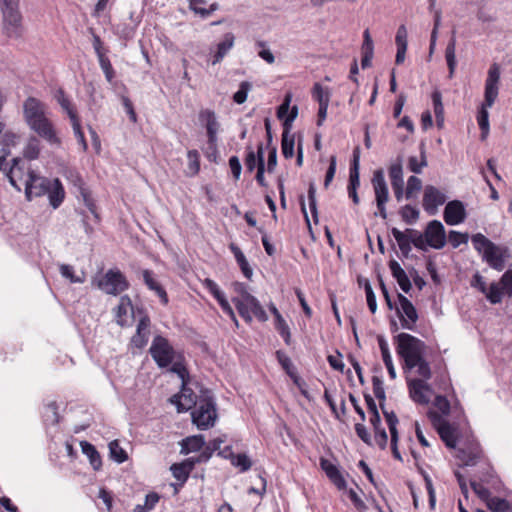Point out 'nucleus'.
I'll use <instances>...</instances> for the list:
<instances>
[{
	"label": "nucleus",
	"mask_w": 512,
	"mask_h": 512,
	"mask_svg": "<svg viewBox=\"0 0 512 512\" xmlns=\"http://www.w3.org/2000/svg\"><path fill=\"white\" fill-rule=\"evenodd\" d=\"M397 355L403 360V369L415 370L420 380H429L432 377L430 363L425 354L428 346L424 341L409 333H399L394 337Z\"/></svg>",
	"instance_id": "f257e3e1"
},
{
	"label": "nucleus",
	"mask_w": 512,
	"mask_h": 512,
	"mask_svg": "<svg viewBox=\"0 0 512 512\" xmlns=\"http://www.w3.org/2000/svg\"><path fill=\"white\" fill-rule=\"evenodd\" d=\"M188 390L183 387L180 395H174L171 399L176 404L178 412H184L194 406L191 412L192 422L200 430H207L213 427L218 418L215 399L209 390L202 391L198 400L193 398L194 393H186Z\"/></svg>",
	"instance_id": "f03ea898"
},
{
	"label": "nucleus",
	"mask_w": 512,
	"mask_h": 512,
	"mask_svg": "<svg viewBox=\"0 0 512 512\" xmlns=\"http://www.w3.org/2000/svg\"><path fill=\"white\" fill-rule=\"evenodd\" d=\"M23 116L29 128L52 146L59 147L61 139L53 122L46 116V105L35 97H28L23 103Z\"/></svg>",
	"instance_id": "7ed1b4c3"
},
{
	"label": "nucleus",
	"mask_w": 512,
	"mask_h": 512,
	"mask_svg": "<svg viewBox=\"0 0 512 512\" xmlns=\"http://www.w3.org/2000/svg\"><path fill=\"white\" fill-rule=\"evenodd\" d=\"M500 84V66L493 63L487 73L485 81L484 102L477 114V122L481 131V139L485 140L489 134V113L487 108L492 107L495 103Z\"/></svg>",
	"instance_id": "20e7f679"
},
{
	"label": "nucleus",
	"mask_w": 512,
	"mask_h": 512,
	"mask_svg": "<svg viewBox=\"0 0 512 512\" xmlns=\"http://www.w3.org/2000/svg\"><path fill=\"white\" fill-rule=\"evenodd\" d=\"M232 287L234 292L238 294V297L232 298V302L246 323L250 324L252 322V316L256 317L260 322L268 320L266 311L258 299L248 291L245 283L236 281L232 284Z\"/></svg>",
	"instance_id": "39448f33"
},
{
	"label": "nucleus",
	"mask_w": 512,
	"mask_h": 512,
	"mask_svg": "<svg viewBox=\"0 0 512 512\" xmlns=\"http://www.w3.org/2000/svg\"><path fill=\"white\" fill-rule=\"evenodd\" d=\"M372 387H373V393H374L375 397L379 400L380 408L382 409V412L384 414V417H385V420H386V423H387V426H388V429L390 432V437H391L390 438V448H391L392 455L396 460L402 462L403 459H402V456L398 449V441H399V434H398V430H397V425L399 423L398 418L393 411L388 412L384 408L383 402L385 401V390L383 387V382L379 377L373 376Z\"/></svg>",
	"instance_id": "423d86ee"
},
{
	"label": "nucleus",
	"mask_w": 512,
	"mask_h": 512,
	"mask_svg": "<svg viewBox=\"0 0 512 512\" xmlns=\"http://www.w3.org/2000/svg\"><path fill=\"white\" fill-rule=\"evenodd\" d=\"M471 240L475 250L482 254L483 260L491 268L497 271L504 269L505 249H501L481 233L474 234Z\"/></svg>",
	"instance_id": "0eeeda50"
},
{
	"label": "nucleus",
	"mask_w": 512,
	"mask_h": 512,
	"mask_svg": "<svg viewBox=\"0 0 512 512\" xmlns=\"http://www.w3.org/2000/svg\"><path fill=\"white\" fill-rule=\"evenodd\" d=\"M3 17V30L9 38L22 36V14L19 10V0H0Z\"/></svg>",
	"instance_id": "6e6552de"
},
{
	"label": "nucleus",
	"mask_w": 512,
	"mask_h": 512,
	"mask_svg": "<svg viewBox=\"0 0 512 512\" xmlns=\"http://www.w3.org/2000/svg\"><path fill=\"white\" fill-rule=\"evenodd\" d=\"M97 287L108 295L117 296L128 290L130 284L119 269H109L97 280Z\"/></svg>",
	"instance_id": "1a4fd4ad"
},
{
	"label": "nucleus",
	"mask_w": 512,
	"mask_h": 512,
	"mask_svg": "<svg viewBox=\"0 0 512 512\" xmlns=\"http://www.w3.org/2000/svg\"><path fill=\"white\" fill-rule=\"evenodd\" d=\"M149 353L159 368L168 367L176 356V352L169 340L161 335L154 337Z\"/></svg>",
	"instance_id": "9d476101"
},
{
	"label": "nucleus",
	"mask_w": 512,
	"mask_h": 512,
	"mask_svg": "<svg viewBox=\"0 0 512 512\" xmlns=\"http://www.w3.org/2000/svg\"><path fill=\"white\" fill-rule=\"evenodd\" d=\"M199 120L205 125L207 134L208 152L207 157L212 160L217 154V133L219 130V122L217 121L216 114L213 110L203 109L199 112Z\"/></svg>",
	"instance_id": "9b49d317"
},
{
	"label": "nucleus",
	"mask_w": 512,
	"mask_h": 512,
	"mask_svg": "<svg viewBox=\"0 0 512 512\" xmlns=\"http://www.w3.org/2000/svg\"><path fill=\"white\" fill-rule=\"evenodd\" d=\"M199 120L205 125L207 134L208 152L207 157L212 160L217 154V133L219 130V122L217 121L216 114L213 110L203 109L199 112Z\"/></svg>",
	"instance_id": "f8f14e48"
},
{
	"label": "nucleus",
	"mask_w": 512,
	"mask_h": 512,
	"mask_svg": "<svg viewBox=\"0 0 512 512\" xmlns=\"http://www.w3.org/2000/svg\"><path fill=\"white\" fill-rule=\"evenodd\" d=\"M371 183L373 186L375 201L377 205V209L381 218H387V210L386 204L389 200V191L388 186L385 180L384 171L382 168H379L373 172V177L371 179Z\"/></svg>",
	"instance_id": "ddd939ff"
},
{
	"label": "nucleus",
	"mask_w": 512,
	"mask_h": 512,
	"mask_svg": "<svg viewBox=\"0 0 512 512\" xmlns=\"http://www.w3.org/2000/svg\"><path fill=\"white\" fill-rule=\"evenodd\" d=\"M429 418L436 428L441 440L448 448H455L457 443V430L442 415L437 412H429Z\"/></svg>",
	"instance_id": "4468645a"
},
{
	"label": "nucleus",
	"mask_w": 512,
	"mask_h": 512,
	"mask_svg": "<svg viewBox=\"0 0 512 512\" xmlns=\"http://www.w3.org/2000/svg\"><path fill=\"white\" fill-rule=\"evenodd\" d=\"M399 307L396 308L401 326L407 330H414L418 321V313L413 303L404 295H397Z\"/></svg>",
	"instance_id": "2eb2a0df"
},
{
	"label": "nucleus",
	"mask_w": 512,
	"mask_h": 512,
	"mask_svg": "<svg viewBox=\"0 0 512 512\" xmlns=\"http://www.w3.org/2000/svg\"><path fill=\"white\" fill-rule=\"evenodd\" d=\"M447 200L445 192L433 185H426L423 190L422 207L428 215H435L438 208Z\"/></svg>",
	"instance_id": "dca6fc26"
},
{
	"label": "nucleus",
	"mask_w": 512,
	"mask_h": 512,
	"mask_svg": "<svg viewBox=\"0 0 512 512\" xmlns=\"http://www.w3.org/2000/svg\"><path fill=\"white\" fill-rule=\"evenodd\" d=\"M34 171L30 166L26 165L20 158H14L12 166L7 171L6 175L11 185L18 191H21V185L27 186V178Z\"/></svg>",
	"instance_id": "f3484780"
},
{
	"label": "nucleus",
	"mask_w": 512,
	"mask_h": 512,
	"mask_svg": "<svg viewBox=\"0 0 512 512\" xmlns=\"http://www.w3.org/2000/svg\"><path fill=\"white\" fill-rule=\"evenodd\" d=\"M410 398L417 404L427 405L430 402L432 395V388L427 383V380H420L413 378L407 382Z\"/></svg>",
	"instance_id": "a211bd4d"
},
{
	"label": "nucleus",
	"mask_w": 512,
	"mask_h": 512,
	"mask_svg": "<svg viewBox=\"0 0 512 512\" xmlns=\"http://www.w3.org/2000/svg\"><path fill=\"white\" fill-rule=\"evenodd\" d=\"M52 180L38 175L35 171L27 178V186L25 187V197L31 201L35 197L46 195Z\"/></svg>",
	"instance_id": "6ab92c4d"
},
{
	"label": "nucleus",
	"mask_w": 512,
	"mask_h": 512,
	"mask_svg": "<svg viewBox=\"0 0 512 512\" xmlns=\"http://www.w3.org/2000/svg\"><path fill=\"white\" fill-rule=\"evenodd\" d=\"M359 162L360 149L359 147H356L353 151V159L351 161L349 171V184L347 187L348 195L356 205L359 203V197L357 194V189L360 186Z\"/></svg>",
	"instance_id": "aec40b11"
},
{
	"label": "nucleus",
	"mask_w": 512,
	"mask_h": 512,
	"mask_svg": "<svg viewBox=\"0 0 512 512\" xmlns=\"http://www.w3.org/2000/svg\"><path fill=\"white\" fill-rule=\"evenodd\" d=\"M425 240L427 245L434 249H441L446 243L445 229L438 220H432L425 229Z\"/></svg>",
	"instance_id": "412c9836"
},
{
	"label": "nucleus",
	"mask_w": 512,
	"mask_h": 512,
	"mask_svg": "<svg viewBox=\"0 0 512 512\" xmlns=\"http://www.w3.org/2000/svg\"><path fill=\"white\" fill-rule=\"evenodd\" d=\"M467 216L465 206L460 200L449 201L444 209L443 218L446 224L454 226L465 221Z\"/></svg>",
	"instance_id": "4be33fe9"
},
{
	"label": "nucleus",
	"mask_w": 512,
	"mask_h": 512,
	"mask_svg": "<svg viewBox=\"0 0 512 512\" xmlns=\"http://www.w3.org/2000/svg\"><path fill=\"white\" fill-rule=\"evenodd\" d=\"M456 456L464 465L474 466L483 458V450L478 442L472 441L459 448Z\"/></svg>",
	"instance_id": "5701e85b"
},
{
	"label": "nucleus",
	"mask_w": 512,
	"mask_h": 512,
	"mask_svg": "<svg viewBox=\"0 0 512 512\" xmlns=\"http://www.w3.org/2000/svg\"><path fill=\"white\" fill-rule=\"evenodd\" d=\"M141 275H142L143 282H144L145 286L150 291H153L159 297L160 302L163 305H167L169 302L168 294H167L165 288L158 281L157 276L154 273V271H152L150 269H143L141 271Z\"/></svg>",
	"instance_id": "b1692460"
},
{
	"label": "nucleus",
	"mask_w": 512,
	"mask_h": 512,
	"mask_svg": "<svg viewBox=\"0 0 512 512\" xmlns=\"http://www.w3.org/2000/svg\"><path fill=\"white\" fill-rule=\"evenodd\" d=\"M320 467L338 490L343 491L347 489V482L336 465L331 463L328 459L321 457Z\"/></svg>",
	"instance_id": "393cba45"
},
{
	"label": "nucleus",
	"mask_w": 512,
	"mask_h": 512,
	"mask_svg": "<svg viewBox=\"0 0 512 512\" xmlns=\"http://www.w3.org/2000/svg\"><path fill=\"white\" fill-rule=\"evenodd\" d=\"M151 321L148 315H144L140 318L136 332L131 338V344L138 348H144L149 340Z\"/></svg>",
	"instance_id": "a878e982"
},
{
	"label": "nucleus",
	"mask_w": 512,
	"mask_h": 512,
	"mask_svg": "<svg viewBox=\"0 0 512 512\" xmlns=\"http://www.w3.org/2000/svg\"><path fill=\"white\" fill-rule=\"evenodd\" d=\"M370 424L374 430L375 444L381 449L385 450L388 443V436L384 428H381V418L378 411L370 413Z\"/></svg>",
	"instance_id": "bb28decb"
},
{
	"label": "nucleus",
	"mask_w": 512,
	"mask_h": 512,
	"mask_svg": "<svg viewBox=\"0 0 512 512\" xmlns=\"http://www.w3.org/2000/svg\"><path fill=\"white\" fill-rule=\"evenodd\" d=\"M54 98L57 103L60 105L62 110L67 113L70 122H73L77 119H80L76 106L72 103L69 97L66 95L63 88H59L56 90L54 94Z\"/></svg>",
	"instance_id": "cd10ccee"
},
{
	"label": "nucleus",
	"mask_w": 512,
	"mask_h": 512,
	"mask_svg": "<svg viewBox=\"0 0 512 512\" xmlns=\"http://www.w3.org/2000/svg\"><path fill=\"white\" fill-rule=\"evenodd\" d=\"M51 183L46 195H48L50 205L57 209L65 199V190L58 178L53 179Z\"/></svg>",
	"instance_id": "c85d7f7f"
},
{
	"label": "nucleus",
	"mask_w": 512,
	"mask_h": 512,
	"mask_svg": "<svg viewBox=\"0 0 512 512\" xmlns=\"http://www.w3.org/2000/svg\"><path fill=\"white\" fill-rule=\"evenodd\" d=\"M389 268L392 276L396 279L402 291L408 293L411 290L412 285L409 277L407 276L403 268L400 266V264L395 260H391L389 262Z\"/></svg>",
	"instance_id": "c756f323"
},
{
	"label": "nucleus",
	"mask_w": 512,
	"mask_h": 512,
	"mask_svg": "<svg viewBox=\"0 0 512 512\" xmlns=\"http://www.w3.org/2000/svg\"><path fill=\"white\" fill-rule=\"evenodd\" d=\"M129 312H133V304L128 295H124L120 298L119 304L115 308L116 322L120 326L127 324V316Z\"/></svg>",
	"instance_id": "7c9ffc66"
},
{
	"label": "nucleus",
	"mask_w": 512,
	"mask_h": 512,
	"mask_svg": "<svg viewBox=\"0 0 512 512\" xmlns=\"http://www.w3.org/2000/svg\"><path fill=\"white\" fill-rule=\"evenodd\" d=\"M235 36L232 33H226L221 42L217 44V50L213 56L212 64L215 65L222 61L228 51L234 46Z\"/></svg>",
	"instance_id": "2f4dec72"
},
{
	"label": "nucleus",
	"mask_w": 512,
	"mask_h": 512,
	"mask_svg": "<svg viewBox=\"0 0 512 512\" xmlns=\"http://www.w3.org/2000/svg\"><path fill=\"white\" fill-rule=\"evenodd\" d=\"M229 249L232 252V254L234 255L235 260H236L239 268L241 269V272L243 273V275L247 279H251V277L253 275V270L250 267L249 262L246 259L244 253L241 251V249L235 243H230Z\"/></svg>",
	"instance_id": "473e14b6"
},
{
	"label": "nucleus",
	"mask_w": 512,
	"mask_h": 512,
	"mask_svg": "<svg viewBox=\"0 0 512 512\" xmlns=\"http://www.w3.org/2000/svg\"><path fill=\"white\" fill-rule=\"evenodd\" d=\"M80 446L82 453L88 457L93 469L95 471L100 470L102 468V459L95 446L88 441H81Z\"/></svg>",
	"instance_id": "72a5a7b5"
},
{
	"label": "nucleus",
	"mask_w": 512,
	"mask_h": 512,
	"mask_svg": "<svg viewBox=\"0 0 512 512\" xmlns=\"http://www.w3.org/2000/svg\"><path fill=\"white\" fill-rule=\"evenodd\" d=\"M205 445V438L203 435L189 436L182 440L181 453L189 454L203 449Z\"/></svg>",
	"instance_id": "f704fd0d"
},
{
	"label": "nucleus",
	"mask_w": 512,
	"mask_h": 512,
	"mask_svg": "<svg viewBox=\"0 0 512 512\" xmlns=\"http://www.w3.org/2000/svg\"><path fill=\"white\" fill-rule=\"evenodd\" d=\"M377 340L381 351L382 359L387 368L388 374L391 379H395L396 371L390 354L389 345L383 336H378Z\"/></svg>",
	"instance_id": "c9c22d12"
},
{
	"label": "nucleus",
	"mask_w": 512,
	"mask_h": 512,
	"mask_svg": "<svg viewBox=\"0 0 512 512\" xmlns=\"http://www.w3.org/2000/svg\"><path fill=\"white\" fill-rule=\"evenodd\" d=\"M391 233H392L393 237L395 238L402 254L404 256H408L409 253L411 252L412 248H411L410 234L407 233V229L403 232V231H400L398 228L393 227L391 229Z\"/></svg>",
	"instance_id": "e433bc0d"
},
{
	"label": "nucleus",
	"mask_w": 512,
	"mask_h": 512,
	"mask_svg": "<svg viewBox=\"0 0 512 512\" xmlns=\"http://www.w3.org/2000/svg\"><path fill=\"white\" fill-rule=\"evenodd\" d=\"M188 2L190 10L199 14L202 18L208 17L219 8L218 3H212L209 8H204L203 5L206 4V0H188Z\"/></svg>",
	"instance_id": "4c0bfd02"
},
{
	"label": "nucleus",
	"mask_w": 512,
	"mask_h": 512,
	"mask_svg": "<svg viewBox=\"0 0 512 512\" xmlns=\"http://www.w3.org/2000/svg\"><path fill=\"white\" fill-rule=\"evenodd\" d=\"M391 185L404 184L402 159L398 157L388 167Z\"/></svg>",
	"instance_id": "58836bf2"
},
{
	"label": "nucleus",
	"mask_w": 512,
	"mask_h": 512,
	"mask_svg": "<svg viewBox=\"0 0 512 512\" xmlns=\"http://www.w3.org/2000/svg\"><path fill=\"white\" fill-rule=\"evenodd\" d=\"M311 95L313 100H315L318 105H329L331 92L328 87H323L320 83L316 82L311 90Z\"/></svg>",
	"instance_id": "ea45409f"
},
{
	"label": "nucleus",
	"mask_w": 512,
	"mask_h": 512,
	"mask_svg": "<svg viewBox=\"0 0 512 512\" xmlns=\"http://www.w3.org/2000/svg\"><path fill=\"white\" fill-rule=\"evenodd\" d=\"M433 108L436 118V123L439 128L443 126L444 123V106L442 103V94L439 90H435L431 95Z\"/></svg>",
	"instance_id": "a19ab883"
},
{
	"label": "nucleus",
	"mask_w": 512,
	"mask_h": 512,
	"mask_svg": "<svg viewBox=\"0 0 512 512\" xmlns=\"http://www.w3.org/2000/svg\"><path fill=\"white\" fill-rule=\"evenodd\" d=\"M231 464L235 467H239L241 472H246L252 467V461L245 453L234 454L231 448L228 447Z\"/></svg>",
	"instance_id": "79ce46f5"
},
{
	"label": "nucleus",
	"mask_w": 512,
	"mask_h": 512,
	"mask_svg": "<svg viewBox=\"0 0 512 512\" xmlns=\"http://www.w3.org/2000/svg\"><path fill=\"white\" fill-rule=\"evenodd\" d=\"M294 135L290 134V130L283 129L281 149L282 154L286 159L292 158L294 155Z\"/></svg>",
	"instance_id": "37998d69"
},
{
	"label": "nucleus",
	"mask_w": 512,
	"mask_h": 512,
	"mask_svg": "<svg viewBox=\"0 0 512 512\" xmlns=\"http://www.w3.org/2000/svg\"><path fill=\"white\" fill-rule=\"evenodd\" d=\"M399 214L406 224L412 225L419 219L420 212L416 207L406 204L400 208Z\"/></svg>",
	"instance_id": "c03bdc74"
},
{
	"label": "nucleus",
	"mask_w": 512,
	"mask_h": 512,
	"mask_svg": "<svg viewBox=\"0 0 512 512\" xmlns=\"http://www.w3.org/2000/svg\"><path fill=\"white\" fill-rule=\"evenodd\" d=\"M110 458L117 463H123L128 460L127 452L120 446L118 440H113L109 443Z\"/></svg>",
	"instance_id": "a18cd8bd"
},
{
	"label": "nucleus",
	"mask_w": 512,
	"mask_h": 512,
	"mask_svg": "<svg viewBox=\"0 0 512 512\" xmlns=\"http://www.w3.org/2000/svg\"><path fill=\"white\" fill-rule=\"evenodd\" d=\"M40 151V141L36 137H31L24 148L23 155L28 160H35L39 157Z\"/></svg>",
	"instance_id": "49530a36"
},
{
	"label": "nucleus",
	"mask_w": 512,
	"mask_h": 512,
	"mask_svg": "<svg viewBox=\"0 0 512 512\" xmlns=\"http://www.w3.org/2000/svg\"><path fill=\"white\" fill-rule=\"evenodd\" d=\"M187 158H188V176H196L200 171V154L197 150H189L187 152Z\"/></svg>",
	"instance_id": "de8ad7c7"
},
{
	"label": "nucleus",
	"mask_w": 512,
	"mask_h": 512,
	"mask_svg": "<svg viewBox=\"0 0 512 512\" xmlns=\"http://www.w3.org/2000/svg\"><path fill=\"white\" fill-rule=\"evenodd\" d=\"M275 355L278 363L289 377L297 373L296 368L293 365L290 357L285 352L277 350Z\"/></svg>",
	"instance_id": "09e8293b"
},
{
	"label": "nucleus",
	"mask_w": 512,
	"mask_h": 512,
	"mask_svg": "<svg viewBox=\"0 0 512 512\" xmlns=\"http://www.w3.org/2000/svg\"><path fill=\"white\" fill-rule=\"evenodd\" d=\"M485 503L493 512H507L510 509V503L504 498L490 496Z\"/></svg>",
	"instance_id": "8fccbe9b"
},
{
	"label": "nucleus",
	"mask_w": 512,
	"mask_h": 512,
	"mask_svg": "<svg viewBox=\"0 0 512 512\" xmlns=\"http://www.w3.org/2000/svg\"><path fill=\"white\" fill-rule=\"evenodd\" d=\"M422 189V181L417 176H410L405 187V198L412 199Z\"/></svg>",
	"instance_id": "3c124183"
},
{
	"label": "nucleus",
	"mask_w": 512,
	"mask_h": 512,
	"mask_svg": "<svg viewBox=\"0 0 512 512\" xmlns=\"http://www.w3.org/2000/svg\"><path fill=\"white\" fill-rule=\"evenodd\" d=\"M484 294L491 304H498L502 301L504 291L498 283H491Z\"/></svg>",
	"instance_id": "603ef678"
},
{
	"label": "nucleus",
	"mask_w": 512,
	"mask_h": 512,
	"mask_svg": "<svg viewBox=\"0 0 512 512\" xmlns=\"http://www.w3.org/2000/svg\"><path fill=\"white\" fill-rule=\"evenodd\" d=\"M445 58L449 68V76L452 77L456 67L455 39H451L445 50Z\"/></svg>",
	"instance_id": "864d4df0"
},
{
	"label": "nucleus",
	"mask_w": 512,
	"mask_h": 512,
	"mask_svg": "<svg viewBox=\"0 0 512 512\" xmlns=\"http://www.w3.org/2000/svg\"><path fill=\"white\" fill-rule=\"evenodd\" d=\"M275 329L283 338L286 345L291 344V332L290 328L283 317H279V319L275 320Z\"/></svg>",
	"instance_id": "5fc2aeb1"
},
{
	"label": "nucleus",
	"mask_w": 512,
	"mask_h": 512,
	"mask_svg": "<svg viewBox=\"0 0 512 512\" xmlns=\"http://www.w3.org/2000/svg\"><path fill=\"white\" fill-rule=\"evenodd\" d=\"M427 166V161L425 155H421L419 159L417 156H410L407 161V168L415 173L419 174L422 172V169Z\"/></svg>",
	"instance_id": "6e6d98bb"
},
{
	"label": "nucleus",
	"mask_w": 512,
	"mask_h": 512,
	"mask_svg": "<svg viewBox=\"0 0 512 512\" xmlns=\"http://www.w3.org/2000/svg\"><path fill=\"white\" fill-rule=\"evenodd\" d=\"M264 172H265V163H264V157H263V145L260 143L258 145V170L256 173V181L260 186H265V179H264Z\"/></svg>",
	"instance_id": "4d7b16f0"
},
{
	"label": "nucleus",
	"mask_w": 512,
	"mask_h": 512,
	"mask_svg": "<svg viewBox=\"0 0 512 512\" xmlns=\"http://www.w3.org/2000/svg\"><path fill=\"white\" fill-rule=\"evenodd\" d=\"M308 201L309 208L315 223L318 222L317 202H316V188L314 183L309 184L308 188Z\"/></svg>",
	"instance_id": "13d9d810"
},
{
	"label": "nucleus",
	"mask_w": 512,
	"mask_h": 512,
	"mask_svg": "<svg viewBox=\"0 0 512 512\" xmlns=\"http://www.w3.org/2000/svg\"><path fill=\"white\" fill-rule=\"evenodd\" d=\"M98 61H99L101 69L103 70V72L105 74L106 80L109 83H111L115 77V71H114V68H113L109 58L107 56H105V57L101 56L100 59H98Z\"/></svg>",
	"instance_id": "bf43d9fd"
},
{
	"label": "nucleus",
	"mask_w": 512,
	"mask_h": 512,
	"mask_svg": "<svg viewBox=\"0 0 512 512\" xmlns=\"http://www.w3.org/2000/svg\"><path fill=\"white\" fill-rule=\"evenodd\" d=\"M170 470L173 477L180 482V486L184 485L190 476V474L181 466L180 463L172 464Z\"/></svg>",
	"instance_id": "052dcab7"
},
{
	"label": "nucleus",
	"mask_w": 512,
	"mask_h": 512,
	"mask_svg": "<svg viewBox=\"0 0 512 512\" xmlns=\"http://www.w3.org/2000/svg\"><path fill=\"white\" fill-rule=\"evenodd\" d=\"M251 89V84L247 81L241 82L239 89L233 95V100L237 104H243L247 100V95Z\"/></svg>",
	"instance_id": "680f3d73"
},
{
	"label": "nucleus",
	"mask_w": 512,
	"mask_h": 512,
	"mask_svg": "<svg viewBox=\"0 0 512 512\" xmlns=\"http://www.w3.org/2000/svg\"><path fill=\"white\" fill-rule=\"evenodd\" d=\"M171 365L172 366H171L170 370L173 373L177 374L181 378V380L183 382V386H185L186 382H187V380L189 378V373H188V370L185 367L183 361L177 360L175 362H172Z\"/></svg>",
	"instance_id": "e2e57ef3"
},
{
	"label": "nucleus",
	"mask_w": 512,
	"mask_h": 512,
	"mask_svg": "<svg viewBox=\"0 0 512 512\" xmlns=\"http://www.w3.org/2000/svg\"><path fill=\"white\" fill-rule=\"evenodd\" d=\"M203 286L213 295L217 302L219 299H223L225 297L224 293L221 291L218 284L214 280L206 278L203 281Z\"/></svg>",
	"instance_id": "0e129e2a"
},
{
	"label": "nucleus",
	"mask_w": 512,
	"mask_h": 512,
	"mask_svg": "<svg viewBox=\"0 0 512 512\" xmlns=\"http://www.w3.org/2000/svg\"><path fill=\"white\" fill-rule=\"evenodd\" d=\"M448 239L452 247L457 248L461 244L467 243L468 234L452 230L449 232Z\"/></svg>",
	"instance_id": "69168bd1"
},
{
	"label": "nucleus",
	"mask_w": 512,
	"mask_h": 512,
	"mask_svg": "<svg viewBox=\"0 0 512 512\" xmlns=\"http://www.w3.org/2000/svg\"><path fill=\"white\" fill-rule=\"evenodd\" d=\"M499 285L502 290L508 295L512 296V269H508L500 278Z\"/></svg>",
	"instance_id": "338daca9"
},
{
	"label": "nucleus",
	"mask_w": 512,
	"mask_h": 512,
	"mask_svg": "<svg viewBox=\"0 0 512 512\" xmlns=\"http://www.w3.org/2000/svg\"><path fill=\"white\" fill-rule=\"evenodd\" d=\"M433 405L441 412L442 415L446 416L450 413L451 405L449 400L445 396L437 395L434 398Z\"/></svg>",
	"instance_id": "774afa93"
}]
</instances>
